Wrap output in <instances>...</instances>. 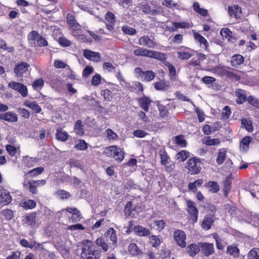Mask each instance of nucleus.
<instances>
[{
  "mask_svg": "<svg viewBox=\"0 0 259 259\" xmlns=\"http://www.w3.org/2000/svg\"><path fill=\"white\" fill-rule=\"evenodd\" d=\"M81 256L83 259H99L100 254L91 240L84 239L80 243Z\"/></svg>",
  "mask_w": 259,
  "mask_h": 259,
  "instance_id": "1",
  "label": "nucleus"
},
{
  "mask_svg": "<svg viewBox=\"0 0 259 259\" xmlns=\"http://www.w3.org/2000/svg\"><path fill=\"white\" fill-rule=\"evenodd\" d=\"M134 54L138 57L152 58L161 61H165L167 58V56L165 54L140 47L134 50Z\"/></svg>",
  "mask_w": 259,
  "mask_h": 259,
  "instance_id": "2",
  "label": "nucleus"
},
{
  "mask_svg": "<svg viewBox=\"0 0 259 259\" xmlns=\"http://www.w3.org/2000/svg\"><path fill=\"white\" fill-rule=\"evenodd\" d=\"M66 21L71 30L72 34L76 37L82 38L83 35L79 34L81 31L80 26L76 22L74 16L71 14H68L66 16Z\"/></svg>",
  "mask_w": 259,
  "mask_h": 259,
  "instance_id": "3",
  "label": "nucleus"
},
{
  "mask_svg": "<svg viewBox=\"0 0 259 259\" xmlns=\"http://www.w3.org/2000/svg\"><path fill=\"white\" fill-rule=\"evenodd\" d=\"M186 167L191 175L198 174L201 169V162L199 159L191 158L186 163Z\"/></svg>",
  "mask_w": 259,
  "mask_h": 259,
  "instance_id": "4",
  "label": "nucleus"
},
{
  "mask_svg": "<svg viewBox=\"0 0 259 259\" xmlns=\"http://www.w3.org/2000/svg\"><path fill=\"white\" fill-rule=\"evenodd\" d=\"M140 8L142 11L146 14L156 15L162 12L161 7L156 6L154 1L151 2L150 4L148 3H141Z\"/></svg>",
  "mask_w": 259,
  "mask_h": 259,
  "instance_id": "5",
  "label": "nucleus"
},
{
  "mask_svg": "<svg viewBox=\"0 0 259 259\" xmlns=\"http://www.w3.org/2000/svg\"><path fill=\"white\" fill-rule=\"evenodd\" d=\"M104 153L107 156L113 157L119 162L121 161L124 158L123 151L117 146H112L106 148Z\"/></svg>",
  "mask_w": 259,
  "mask_h": 259,
  "instance_id": "6",
  "label": "nucleus"
},
{
  "mask_svg": "<svg viewBox=\"0 0 259 259\" xmlns=\"http://www.w3.org/2000/svg\"><path fill=\"white\" fill-rule=\"evenodd\" d=\"M41 214L39 212L31 213L25 217V224L31 227H38L41 223Z\"/></svg>",
  "mask_w": 259,
  "mask_h": 259,
  "instance_id": "7",
  "label": "nucleus"
},
{
  "mask_svg": "<svg viewBox=\"0 0 259 259\" xmlns=\"http://www.w3.org/2000/svg\"><path fill=\"white\" fill-rule=\"evenodd\" d=\"M174 238L177 244L182 247L184 248L186 246V235L184 231L177 229L174 232Z\"/></svg>",
  "mask_w": 259,
  "mask_h": 259,
  "instance_id": "8",
  "label": "nucleus"
},
{
  "mask_svg": "<svg viewBox=\"0 0 259 259\" xmlns=\"http://www.w3.org/2000/svg\"><path fill=\"white\" fill-rule=\"evenodd\" d=\"M8 87L19 92L23 97H26L28 95L27 88L24 84L20 82L11 81L8 83Z\"/></svg>",
  "mask_w": 259,
  "mask_h": 259,
  "instance_id": "9",
  "label": "nucleus"
},
{
  "mask_svg": "<svg viewBox=\"0 0 259 259\" xmlns=\"http://www.w3.org/2000/svg\"><path fill=\"white\" fill-rule=\"evenodd\" d=\"M107 241H109L111 247L115 248L117 245V237L116 231L113 228H109L105 233Z\"/></svg>",
  "mask_w": 259,
  "mask_h": 259,
  "instance_id": "10",
  "label": "nucleus"
},
{
  "mask_svg": "<svg viewBox=\"0 0 259 259\" xmlns=\"http://www.w3.org/2000/svg\"><path fill=\"white\" fill-rule=\"evenodd\" d=\"M83 54L84 57L94 62H100L101 61L100 54L98 52L92 51L89 49L83 50Z\"/></svg>",
  "mask_w": 259,
  "mask_h": 259,
  "instance_id": "11",
  "label": "nucleus"
},
{
  "mask_svg": "<svg viewBox=\"0 0 259 259\" xmlns=\"http://www.w3.org/2000/svg\"><path fill=\"white\" fill-rule=\"evenodd\" d=\"M187 210L190 215L191 219L193 223L196 222L198 219V210L195 206V203L191 200L187 202Z\"/></svg>",
  "mask_w": 259,
  "mask_h": 259,
  "instance_id": "12",
  "label": "nucleus"
},
{
  "mask_svg": "<svg viewBox=\"0 0 259 259\" xmlns=\"http://www.w3.org/2000/svg\"><path fill=\"white\" fill-rule=\"evenodd\" d=\"M193 51L190 49L182 46L177 53V57L181 60H187L193 56Z\"/></svg>",
  "mask_w": 259,
  "mask_h": 259,
  "instance_id": "13",
  "label": "nucleus"
},
{
  "mask_svg": "<svg viewBox=\"0 0 259 259\" xmlns=\"http://www.w3.org/2000/svg\"><path fill=\"white\" fill-rule=\"evenodd\" d=\"M138 44L142 46L154 49L156 47V42L148 35L141 36L139 38Z\"/></svg>",
  "mask_w": 259,
  "mask_h": 259,
  "instance_id": "14",
  "label": "nucleus"
},
{
  "mask_svg": "<svg viewBox=\"0 0 259 259\" xmlns=\"http://www.w3.org/2000/svg\"><path fill=\"white\" fill-rule=\"evenodd\" d=\"M0 119L6 121L10 123L16 122L18 117L16 113L12 111H7L0 114Z\"/></svg>",
  "mask_w": 259,
  "mask_h": 259,
  "instance_id": "15",
  "label": "nucleus"
},
{
  "mask_svg": "<svg viewBox=\"0 0 259 259\" xmlns=\"http://www.w3.org/2000/svg\"><path fill=\"white\" fill-rule=\"evenodd\" d=\"M29 66V65L25 62L18 63L16 65L14 68V73L17 76H19L27 71Z\"/></svg>",
  "mask_w": 259,
  "mask_h": 259,
  "instance_id": "16",
  "label": "nucleus"
},
{
  "mask_svg": "<svg viewBox=\"0 0 259 259\" xmlns=\"http://www.w3.org/2000/svg\"><path fill=\"white\" fill-rule=\"evenodd\" d=\"M200 246L201 249L202 253L205 256H208L214 252L213 245L209 243H201Z\"/></svg>",
  "mask_w": 259,
  "mask_h": 259,
  "instance_id": "17",
  "label": "nucleus"
},
{
  "mask_svg": "<svg viewBox=\"0 0 259 259\" xmlns=\"http://www.w3.org/2000/svg\"><path fill=\"white\" fill-rule=\"evenodd\" d=\"M133 230L135 233L139 236H148L151 234V232L148 229L139 225L135 226Z\"/></svg>",
  "mask_w": 259,
  "mask_h": 259,
  "instance_id": "18",
  "label": "nucleus"
},
{
  "mask_svg": "<svg viewBox=\"0 0 259 259\" xmlns=\"http://www.w3.org/2000/svg\"><path fill=\"white\" fill-rule=\"evenodd\" d=\"M12 201V197L9 193L5 190H0V204L7 205Z\"/></svg>",
  "mask_w": 259,
  "mask_h": 259,
  "instance_id": "19",
  "label": "nucleus"
},
{
  "mask_svg": "<svg viewBox=\"0 0 259 259\" xmlns=\"http://www.w3.org/2000/svg\"><path fill=\"white\" fill-rule=\"evenodd\" d=\"M214 217L212 214L206 215L201 224L202 228L206 230H209L211 228V225L214 222Z\"/></svg>",
  "mask_w": 259,
  "mask_h": 259,
  "instance_id": "20",
  "label": "nucleus"
},
{
  "mask_svg": "<svg viewBox=\"0 0 259 259\" xmlns=\"http://www.w3.org/2000/svg\"><path fill=\"white\" fill-rule=\"evenodd\" d=\"M228 13L231 17L238 18L240 16L241 13V8L237 5L232 6H229L228 8Z\"/></svg>",
  "mask_w": 259,
  "mask_h": 259,
  "instance_id": "21",
  "label": "nucleus"
},
{
  "mask_svg": "<svg viewBox=\"0 0 259 259\" xmlns=\"http://www.w3.org/2000/svg\"><path fill=\"white\" fill-rule=\"evenodd\" d=\"M200 243L196 244L192 243L187 248L188 254L192 256H195L200 251Z\"/></svg>",
  "mask_w": 259,
  "mask_h": 259,
  "instance_id": "22",
  "label": "nucleus"
},
{
  "mask_svg": "<svg viewBox=\"0 0 259 259\" xmlns=\"http://www.w3.org/2000/svg\"><path fill=\"white\" fill-rule=\"evenodd\" d=\"M23 105L25 106L32 109L36 113H39L41 111V107L36 102H30L29 101H25L23 103Z\"/></svg>",
  "mask_w": 259,
  "mask_h": 259,
  "instance_id": "23",
  "label": "nucleus"
},
{
  "mask_svg": "<svg viewBox=\"0 0 259 259\" xmlns=\"http://www.w3.org/2000/svg\"><path fill=\"white\" fill-rule=\"evenodd\" d=\"M40 35L35 31H32L28 34L29 42L32 46L35 47L36 42H38Z\"/></svg>",
  "mask_w": 259,
  "mask_h": 259,
  "instance_id": "24",
  "label": "nucleus"
},
{
  "mask_svg": "<svg viewBox=\"0 0 259 259\" xmlns=\"http://www.w3.org/2000/svg\"><path fill=\"white\" fill-rule=\"evenodd\" d=\"M155 76V74L154 72L151 70H148L144 71L140 78L144 81L150 82L154 78Z\"/></svg>",
  "mask_w": 259,
  "mask_h": 259,
  "instance_id": "25",
  "label": "nucleus"
},
{
  "mask_svg": "<svg viewBox=\"0 0 259 259\" xmlns=\"http://www.w3.org/2000/svg\"><path fill=\"white\" fill-rule=\"evenodd\" d=\"M243 62L244 58L241 55L236 54L232 57L231 63L232 66L236 67L242 64Z\"/></svg>",
  "mask_w": 259,
  "mask_h": 259,
  "instance_id": "26",
  "label": "nucleus"
},
{
  "mask_svg": "<svg viewBox=\"0 0 259 259\" xmlns=\"http://www.w3.org/2000/svg\"><path fill=\"white\" fill-rule=\"evenodd\" d=\"M69 137L67 133L62 129L57 130L56 134V138L58 141L65 142Z\"/></svg>",
  "mask_w": 259,
  "mask_h": 259,
  "instance_id": "27",
  "label": "nucleus"
},
{
  "mask_svg": "<svg viewBox=\"0 0 259 259\" xmlns=\"http://www.w3.org/2000/svg\"><path fill=\"white\" fill-rule=\"evenodd\" d=\"M74 130L76 135L78 136H82L84 133V125L82 124V122L80 120L76 121L74 126Z\"/></svg>",
  "mask_w": 259,
  "mask_h": 259,
  "instance_id": "28",
  "label": "nucleus"
},
{
  "mask_svg": "<svg viewBox=\"0 0 259 259\" xmlns=\"http://www.w3.org/2000/svg\"><path fill=\"white\" fill-rule=\"evenodd\" d=\"M151 103V100L148 97H143L139 99V104L140 107L145 111H148L149 106Z\"/></svg>",
  "mask_w": 259,
  "mask_h": 259,
  "instance_id": "29",
  "label": "nucleus"
},
{
  "mask_svg": "<svg viewBox=\"0 0 259 259\" xmlns=\"http://www.w3.org/2000/svg\"><path fill=\"white\" fill-rule=\"evenodd\" d=\"M172 27L171 29L172 31H176L178 28H188L191 27V25L186 22H174L172 23Z\"/></svg>",
  "mask_w": 259,
  "mask_h": 259,
  "instance_id": "30",
  "label": "nucleus"
},
{
  "mask_svg": "<svg viewBox=\"0 0 259 259\" xmlns=\"http://www.w3.org/2000/svg\"><path fill=\"white\" fill-rule=\"evenodd\" d=\"M149 239L150 244L155 248H158L162 242V239L159 236L152 235Z\"/></svg>",
  "mask_w": 259,
  "mask_h": 259,
  "instance_id": "31",
  "label": "nucleus"
},
{
  "mask_svg": "<svg viewBox=\"0 0 259 259\" xmlns=\"http://www.w3.org/2000/svg\"><path fill=\"white\" fill-rule=\"evenodd\" d=\"M235 95L237 97L236 102L238 104H241L247 100L246 96L244 93V91L242 90H239L235 93Z\"/></svg>",
  "mask_w": 259,
  "mask_h": 259,
  "instance_id": "32",
  "label": "nucleus"
},
{
  "mask_svg": "<svg viewBox=\"0 0 259 259\" xmlns=\"http://www.w3.org/2000/svg\"><path fill=\"white\" fill-rule=\"evenodd\" d=\"M96 243L97 245L101 248L104 252H106L109 248V245L103 238L99 237L97 239Z\"/></svg>",
  "mask_w": 259,
  "mask_h": 259,
  "instance_id": "33",
  "label": "nucleus"
},
{
  "mask_svg": "<svg viewBox=\"0 0 259 259\" xmlns=\"http://www.w3.org/2000/svg\"><path fill=\"white\" fill-rule=\"evenodd\" d=\"M174 142L181 147H185L187 146V142L185 140L183 135H179L174 137Z\"/></svg>",
  "mask_w": 259,
  "mask_h": 259,
  "instance_id": "34",
  "label": "nucleus"
},
{
  "mask_svg": "<svg viewBox=\"0 0 259 259\" xmlns=\"http://www.w3.org/2000/svg\"><path fill=\"white\" fill-rule=\"evenodd\" d=\"M128 251L133 255H139L142 254L141 250L139 248L136 243H131L128 246Z\"/></svg>",
  "mask_w": 259,
  "mask_h": 259,
  "instance_id": "35",
  "label": "nucleus"
},
{
  "mask_svg": "<svg viewBox=\"0 0 259 259\" xmlns=\"http://www.w3.org/2000/svg\"><path fill=\"white\" fill-rule=\"evenodd\" d=\"M24 186L25 187H28V189L30 192L33 194H35L37 193V191L36 189L37 186L36 185L34 181H27V183H25L24 184Z\"/></svg>",
  "mask_w": 259,
  "mask_h": 259,
  "instance_id": "36",
  "label": "nucleus"
},
{
  "mask_svg": "<svg viewBox=\"0 0 259 259\" xmlns=\"http://www.w3.org/2000/svg\"><path fill=\"white\" fill-rule=\"evenodd\" d=\"M194 37L196 40L198 41L200 45H203L205 49L206 50L208 47V44L206 39L199 33L195 32L194 34Z\"/></svg>",
  "mask_w": 259,
  "mask_h": 259,
  "instance_id": "37",
  "label": "nucleus"
},
{
  "mask_svg": "<svg viewBox=\"0 0 259 259\" xmlns=\"http://www.w3.org/2000/svg\"><path fill=\"white\" fill-rule=\"evenodd\" d=\"M159 155L160 157V162L163 165H166L168 162L169 158L166 152L164 150H160L159 151Z\"/></svg>",
  "mask_w": 259,
  "mask_h": 259,
  "instance_id": "38",
  "label": "nucleus"
},
{
  "mask_svg": "<svg viewBox=\"0 0 259 259\" xmlns=\"http://www.w3.org/2000/svg\"><path fill=\"white\" fill-rule=\"evenodd\" d=\"M190 153L186 150H182L176 155L177 159L181 162L184 161L190 156Z\"/></svg>",
  "mask_w": 259,
  "mask_h": 259,
  "instance_id": "39",
  "label": "nucleus"
},
{
  "mask_svg": "<svg viewBox=\"0 0 259 259\" xmlns=\"http://www.w3.org/2000/svg\"><path fill=\"white\" fill-rule=\"evenodd\" d=\"M241 123L248 132H252L253 131V126L251 120L247 118H243L241 120Z\"/></svg>",
  "mask_w": 259,
  "mask_h": 259,
  "instance_id": "40",
  "label": "nucleus"
},
{
  "mask_svg": "<svg viewBox=\"0 0 259 259\" xmlns=\"http://www.w3.org/2000/svg\"><path fill=\"white\" fill-rule=\"evenodd\" d=\"M22 206L26 209H33L36 206V202L32 200H27L22 202Z\"/></svg>",
  "mask_w": 259,
  "mask_h": 259,
  "instance_id": "41",
  "label": "nucleus"
},
{
  "mask_svg": "<svg viewBox=\"0 0 259 259\" xmlns=\"http://www.w3.org/2000/svg\"><path fill=\"white\" fill-rule=\"evenodd\" d=\"M252 141V138L250 136L245 137L242 139L240 143L241 148L246 149L248 147L249 144Z\"/></svg>",
  "mask_w": 259,
  "mask_h": 259,
  "instance_id": "42",
  "label": "nucleus"
},
{
  "mask_svg": "<svg viewBox=\"0 0 259 259\" xmlns=\"http://www.w3.org/2000/svg\"><path fill=\"white\" fill-rule=\"evenodd\" d=\"M248 259H259V248H254L251 249L247 255Z\"/></svg>",
  "mask_w": 259,
  "mask_h": 259,
  "instance_id": "43",
  "label": "nucleus"
},
{
  "mask_svg": "<svg viewBox=\"0 0 259 259\" xmlns=\"http://www.w3.org/2000/svg\"><path fill=\"white\" fill-rule=\"evenodd\" d=\"M44 85V81L42 78H38L34 81L32 83V88L35 90L41 89Z\"/></svg>",
  "mask_w": 259,
  "mask_h": 259,
  "instance_id": "44",
  "label": "nucleus"
},
{
  "mask_svg": "<svg viewBox=\"0 0 259 259\" xmlns=\"http://www.w3.org/2000/svg\"><path fill=\"white\" fill-rule=\"evenodd\" d=\"M224 192L226 196L230 191L231 188V180L230 178H227L224 182Z\"/></svg>",
  "mask_w": 259,
  "mask_h": 259,
  "instance_id": "45",
  "label": "nucleus"
},
{
  "mask_svg": "<svg viewBox=\"0 0 259 259\" xmlns=\"http://www.w3.org/2000/svg\"><path fill=\"white\" fill-rule=\"evenodd\" d=\"M239 251V249L236 246L234 245L229 246L227 249V252L234 257L238 255Z\"/></svg>",
  "mask_w": 259,
  "mask_h": 259,
  "instance_id": "46",
  "label": "nucleus"
},
{
  "mask_svg": "<svg viewBox=\"0 0 259 259\" xmlns=\"http://www.w3.org/2000/svg\"><path fill=\"white\" fill-rule=\"evenodd\" d=\"M207 185L209 188V191L212 193H217L220 190L219 186L215 182H209Z\"/></svg>",
  "mask_w": 259,
  "mask_h": 259,
  "instance_id": "47",
  "label": "nucleus"
},
{
  "mask_svg": "<svg viewBox=\"0 0 259 259\" xmlns=\"http://www.w3.org/2000/svg\"><path fill=\"white\" fill-rule=\"evenodd\" d=\"M101 95L106 101L109 102L112 99V93L109 90L106 89L101 91Z\"/></svg>",
  "mask_w": 259,
  "mask_h": 259,
  "instance_id": "48",
  "label": "nucleus"
},
{
  "mask_svg": "<svg viewBox=\"0 0 259 259\" xmlns=\"http://www.w3.org/2000/svg\"><path fill=\"white\" fill-rule=\"evenodd\" d=\"M226 151L222 150L218 153L216 161L218 164H222L226 157Z\"/></svg>",
  "mask_w": 259,
  "mask_h": 259,
  "instance_id": "49",
  "label": "nucleus"
},
{
  "mask_svg": "<svg viewBox=\"0 0 259 259\" xmlns=\"http://www.w3.org/2000/svg\"><path fill=\"white\" fill-rule=\"evenodd\" d=\"M247 101L253 106L259 109V100L257 99L249 96L247 98Z\"/></svg>",
  "mask_w": 259,
  "mask_h": 259,
  "instance_id": "50",
  "label": "nucleus"
},
{
  "mask_svg": "<svg viewBox=\"0 0 259 259\" xmlns=\"http://www.w3.org/2000/svg\"><path fill=\"white\" fill-rule=\"evenodd\" d=\"M154 84L156 90H162L168 86L167 82L163 81H159L158 82H155Z\"/></svg>",
  "mask_w": 259,
  "mask_h": 259,
  "instance_id": "51",
  "label": "nucleus"
},
{
  "mask_svg": "<svg viewBox=\"0 0 259 259\" xmlns=\"http://www.w3.org/2000/svg\"><path fill=\"white\" fill-rule=\"evenodd\" d=\"M75 148L79 150H84L88 148V144L83 140H79L78 143L75 146Z\"/></svg>",
  "mask_w": 259,
  "mask_h": 259,
  "instance_id": "52",
  "label": "nucleus"
},
{
  "mask_svg": "<svg viewBox=\"0 0 259 259\" xmlns=\"http://www.w3.org/2000/svg\"><path fill=\"white\" fill-rule=\"evenodd\" d=\"M42 243H38L35 241H32L30 245V249H33L34 250H44V247Z\"/></svg>",
  "mask_w": 259,
  "mask_h": 259,
  "instance_id": "53",
  "label": "nucleus"
},
{
  "mask_svg": "<svg viewBox=\"0 0 259 259\" xmlns=\"http://www.w3.org/2000/svg\"><path fill=\"white\" fill-rule=\"evenodd\" d=\"M231 114V111L230 107L226 106L223 109L222 113V117L224 119H227L229 118Z\"/></svg>",
  "mask_w": 259,
  "mask_h": 259,
  "instance_id": "54",
  "label": "nucleus"
},
{
  "mask_svg": "<svg viewBox=\"0 0 259 259\" xmlns=\"http://www.w3.org/2000/svg\"><path fill=\"white\" fill-rule=\"evenodd\" d=\"M44 169V168L42 167H38L29 170L28 173L31 174L32 177H34L41 174Z\"/></svg>",
  "mask_w": 259,
  "mask_h": 259,
  "instance_id": "55",
  "label": "nucleus"
},
{
  "mask_svg": "<svg viewBox=\"0 0 259 259\" xmlns=\"http://www.w3.org/2000/svg\"><path fill=\"white\" fill-rule=\"evenodd\" d=\"M0 49L7 50L9 53H12L14 51L13 47H7L6 42L2 39H0Z\"/></svg>",
  "mask_w": 259,
  "mask_h": 259,
  "instance_id": "56",
  "label": "nucleus"
},
{
  "mask_svg": "<svg viewBox=\"0 0 259 259\" xmlns=\"http://www.w3.org/2000/svg\"><path fill=\"white\" fill-rule=\"evenodd\" d=\"M220 143L218 139H211L210 137H207L205 141V144L208 146H213L219 144Z\"/></svg>",
  "mask_w": 259,
  "mask_h": 259,
  "instance_id": "57",
  "label": "nucleus"
},
{
  "mask_svg": "<svg viewBox=\"0 0 259 259\" xmlns=\"http://www.w3.org/2000/svg\"><path fill=\"white\" fill-rule=\"evenodd\" d=\"M123 32L129 35H134L136 33V30L131 27L124 26L122 28Z\"/></svg>",
  "mask_w": 259,
  "mask_h": 259,
  "instance_id": "58",
  "label": "nucleus"
},
{
  "mask_svg": "<svg viewBox=\"0 0 259 259\" xmlns=\"http://www.w3.org/2000/svg\"><path fill=\"white\" fill-rule=\"evenodd\" d=\"M101 81V76L99 74H95L92 78L91 83L94 86L98 85Z\"/></svg>",
  "mask_w": 259,
  "mask_h": 259,
  "instance_id": "59",
  "label": "nucleus"
},
{
  "mask_svg": "<svg viewBox=\"0 0 259 259\" xmlns=\"http://www.w3.org/2000/svg\"><path fill=\"white\" fill-rule=\"evenodd\" d=\"M107 138L109 140H115L117 138V135L111 129L108 128L106 131Z\"/></svg>",
  "mask_w": 259,
  "mask_h": 259,
  "instance_id": "60",
  "label": "nucleus"
},
{
  "mask_svg": "<svg viewBox=\"0 0 259 259\" xmlns=\"http://www.w3.org/2000/svg\"><path fill=\"white\" fill-rule=\"evenodd\" d=\"M17 111L22 117L25 118H29L30 116L29 112L25 108H19Z\"/></svg>",
  "mask_w": 259,
  "mask_h": 259,
  "instance_id": "61",
  "label": "nucleus"
},
{
  "mask_svg": "<svg viewBox=\"0 0 259 259\" xmlns=\"http://www.w3.org/2000/svg\"><path fill=\"white\" fill-rule=\"evenodd\" d=\"M154 224L156 227V229L158 231H161L164 228L166 224L164 220L155 221Z\"/></svg>",
  "mask_w": 259,
  "mask_h": 259,
  "instance_id": "62",
  "label": "nucleus"
},
{
  "mask_svg": "<svg viewBox=\"0 0 259 259\" xmlns=\"http://www.w3.org/2000/svg\"><path fill=\"white\" fill-rule=\"evenodd\" d=\"M216 79L214 77L206 76L202 78V81L206 84H212L215 81Z\"/></svg>",
  "mask_w": 259,
  "mask_h": 259,
  "instance_id": "63",
  "label": "nucleus"
},
{
  "mask_svg": "<svg viewBox=\"0 0 259 259\" xmlns=\"http://www.w3.org/2000/svg\"><path fill=\"white\" fill-rule=\"evenodd\" d=\"M220 33L223 38L229 39L232 32L228 28H223L221 30Z\"/></svg>",
  "mask_w": 259,
  "mask_h": 259,
  "instance_id": "64",
  "label": "nucleus"
}]
</instances>
